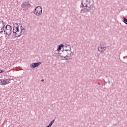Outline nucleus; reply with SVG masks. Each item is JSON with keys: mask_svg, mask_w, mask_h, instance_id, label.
I'll return each mask as SVG.
<instances>
[{"mask_svg": "<svg viewBox=\"0 0 127 127\" xmlns=\"http://www.w3.org/2000/svg\"><path fill=\"white\" fill-rule=\"evenodd\" d=\"M90 2H91V0H86L85 2H84V1L81 2L82 7V9H81V13H87L91 10V6H88V4H90Z\"/></svg>", "mask_w": 127, "mask_h": 127, "instance_id": "1", "label": "nucleus"}, {"mask_svg": "<svg viewBox=\"0 0 127 127\" xmlns=\"http://www.w3.org/2000/svg\"><path fill=\"white\" fill-rule=\"evenodd\" d=\"M4 34L9 36L11 34V26L10 25H6L4 30Z\"/></svg>", "mask_w": 127, "mask_h": 127, "instance_id": "2", "label": "nucleus"}, {"mask_svg": "<svg viewBox=\"0 0 127 127\" xmlns=\"http://www.w3.org/2000/svg\"><path fill=\"white\" fill-rule=\"evenodd\" d=\"M42 13V7L41 6H38L36 7L34 11V14L37 15L38 16L41 15Z\"/></svg>", "mask_w": 127, "mask_h": 127, "instance_id": "3", "label": "nucleus"}, {"mask_svg": "<svg viewBox=\"0 0 127 127\" xmlns=\"http://www.w3.org/2000/svg\"><path fill=\"white\" fill-rule=\"evenodd\" d=\"M31 5L28 2H24L21 4V7L24 8L25 10H27L29 7H30Z\"/></svg>", "mask_w": 127, "mask_h": 127, "instance_id": "4", "label": "nucleus"}, {"mask_svg": "<svg viewBox=\"0 0 127 127\" xmlns=\"http://www.w3.org/2000/svg\"><path fill=\"white\" fill-rule=\"evenodd\" d=\"M18 24L17 23H15L13 25V33L14 34H16V33H17V32H19V29L18 27Z\"/></svg>", "mask_w": 127, "mask_h": 127, "instance_id": "5", "label": "nucleus"}, {"mask_svg": "<svg viewBox=\"0 0 127 127\" xmlns=\"http://www.w3.org/2000/svg\"><path fill=\"white\" fill-rule=\"evenodd\" d=\"M5 26L4 25V23H3V21H2L1 26L0 27V34H2V33H3V31H4Z\"/></svg>", "mask_w": 127, "mask_h": 127, "instance_id": "6", "label": "nucleus"}, {"mask_svg": "<svg viewBox=\"0 0 127 127\" xmlns=\"http://www.w3.org/2000/svg\"><path fill=\"white\" fill-rule=\"evenodd\" d=\"M41 63V62L34 63L30 65V66L31 68H36V67H38V66H39V65H40Z\"/></svg>", "mask_w": 127, "mask_h": 127, "instance_id": "7", "label": "nucleus"}, {"mask_svg": "<svg viewBox=\"0 0 127 127\" xmlns=\"http://www.w3.org/2000/svg\"><path fill=\"white\" fill-rule=\"evenodd\" d=\"M65 47L66 48H69V49L65 50V53H66V52H67V51H68L69 53H70V55H71V54H72V52H71V47L70 46V45H65Z\"/></svg>", "mask_w": 127, "mask_h": 127, "instance_id": "8", "label": "nucleus"}, {"mask_svg": "<svg viewBox=\"0 0 127 127\" xmlns=\"http://www.w3.org/2000/svg\"><path fill=\"white\" fill-rule=\"evenodd\" d=\"M6 81H7L6 78L0 79V85H6V84H7V82H6Z\"/></svg>", "mask_w": 127, "mask_h": 127, "instance_id": "9", "label": "nucleus"}, {"mask_svg": "<svg viewBox=\"0 0 127 127\" xmlns=\"http://www.w3.org/2000/svg\"><path fill=\"white\" fill-rule=\"evenodd\" d=\"M63 52H64V54H66V55L65 56H61V57H63L64 58H65L66 59V60H68V59H67L66 58L68 57V55L70 54V53H69V52H67V51H66V52H65L64 50L63 51Z\"/></svg>", "mask_w": 127, "mask_h": 127, "instance_id": "10", "label": "nucleus"}, {"mask_svg": "<svg viewBox=\"0 0 127 127\" xmlns=\"http://www.w3.org/2000/svg\"><path fill=\"white\" fill-rule=\"evenodd\" d=\"M22 34H23V33L22 32V31H21L19 34H17V33L14 34V36H15V37H19V36H21Z\"/></svg>", "mask_w": 127, "mask_h": 127, "instance_id": "11", "label": "nucleus"}, {"mask_svg": "<svg viewBox=\"0 0 127 127\" xmlns=\"http://www.w3.org/2000/svg\"><path fill=\"white\" fill-rule=\"evenodd\" d=\"M64 47V46L63 44H61L60 45L58 46V48H57L58 51H60V50H61V49L63 48Z\"/></svg>", "mask_w": 127, "mask_h": 127, "instance_id": "12", "label": "nucleus"}, {"mask_svg": "<svg viewBox=\"0 0 127 127\" xmlns=\"http://www.w3.org/2000/svg\"><path fill=\"white\" fill-rule=\"evenodd\" d=\"M54 123H55V120H53L52 121H51L50 122V123L49 124V125L48 126H47L46 127H52V125H53L54 124Z\"/></svg>", "mask_w": 127, "mask_h": 127, "instance_id": "13", "label": "nucleus"}, {"mask_svg": "<svg viewBox=\"0 0 127 127\" xmlns=\"http://www.w3.org/2000/svg\"><path fill=\"white\" fill-rule=\"evenodd\" d=\"M123 22H124V23H125V24L127 25V18H126V17H123Z\"/></svg>", "mask_w": 127, "mask_h": 127, "instance_id": "14", "label": "nucleus"}, {"mask_svg": "<svg viewBox=\"0 0 127 127\" xmlns=\"http://www.w3.org/2000/svg\"><path fill=\"white\" fill-rule=\"evenodd\" d=\"M98 51H100V52H101V53L104 52V51H103V47H100V48H98Z\"/></svg>", "mask_w": 127, "mask_h": 127, "instance_id": "15", "label": "nucleus"}, {"mask_svg": "<svg viewBox=\"0 0 127 127\" xmlns=\"http://www.w3.org/2000/svg\"><path fill=\"white\" fill-rule=\"evenodd\" d=\"M6 83H7L6 84L8 85L10 83V79H7Z\"/></svg>", "mask_w": 127, "mask_h": 127, "instance_id": "16", "label": "nucleus"}, {"mask_svg": "<svg viewBox=\"0 0 127 127\" xmlns=\"http://www.w3.org/2000/svg\"><path fill=\"white\" fill-rule=\"evenodd\" d=\"M102 50H103V52H104V51H106V50H107V47H103Z\"/></svg>", "mask_w": 127, "mask_h": 127, "instance_id": "17", "label": "nucleus"}, {"mask_svg": "<svg viewBox=\"0 0 127 127\" xmlns=\"http://www.w3.org/2000/svg\"><path fill=\"white\" fill-rule=\"evenodd\" d=\"M20 28H21V31L24 30V28L22 27V26H20Z\"/></svg>", "mask_w": 127, "mask_h": 127, "instance_id": "18", "label": "nucleus"}, {"mask_svg": "<svg viewBox=\"0 0 127 127\" xmlns=\"http://www.w3.org/2000/svg\"><path fill=\"white\" fill-rule=\"evenodd\" d=\"M0 74H1V73H3V70H1V69H0Z\"/></svg>", "mask_w": 127, "mask_h": 127, "instance_id": "19", "label": "nucleus"}, {"mask_svg": "<svg viewBox=\"0 0 127 127\" xmlns=\"http://www.w3.org/2000/svg\"><path fill=\"white\" fill-rule=\"evenodd\" d=\"M1 24H2V22H0V27H1Z\"/></svg>", "mask_w": 127, "mask_h": 127, "instance_id": "20", "label": "nucleus"}, {"mask_svg": "<svg viewBox=\"0 0 127 127\" xmlns=\"http://www.w3.org/2000/svg\"><path fill=\"white\" fill-rule=\"evenodd\" d=\"M107 83L108 84H111V81H110V80H108Z\"/></svg>", "mask_w": 127, "mask_h": 127, "instance_id": "21", "label": "nucleus"}, {"mask_svg": "<svg viewBox=\"0 0 127 127\" xmlns=\"http://www.w3.org/2000/svg\"><path fill=\"white\" fill-rule=\"evenodd\" d=\"M41 82H44V79H42Z\"/></svg>", "mask_w": 127, "mask_h": 127, "instance_id": "22", "label": "nucleus"}, {"mask_svg": "<svg viewBox=\"0 0 127 127\" xmlns=\"http://www.w3.org/2000/svg\"><path fill=\"white\" fill-rule=\"evenodd\" d=\"M98 85H101V84L100 83V82L98 83Z\"/></svg>", "mask_w": 127, "mask_h": 127, "instance_id": "23", "label": "nucleus"}, {"mask_svg": "<svg viewBox=\"0 0 127 127\" xmlns=\"http://www.w3.org/2000/svg\"><path fill=\"white\" fill-rule=\"evenodd\" d=\"M18 68H20V66H18Z\"/></svg>", "mask_w": 127, "mask_h": 127, "instance_id": "24", "label": "nucleus"}, {"mask_svg": "<svg viewBox=\"0 0 127 127\" xmlns=\"http://www.w3.org/2000/svg\"><path fill=\"white\" fill-rule=\"evenodd\" d=\"M17 34H19V33H18V32H17Z\"/></svg>", "mask_w": 127, "mask_h": 127, "instance_id": "25", "label": "nucleus"}, {"mask_svg": "<svg viewBox=\"0 0 127 127\" xmlns=\"http://www.w3.org/2000/svg\"><path fill=\"white\" fill-rule=\"evenodd\" d=\"M69 59H71V58H69Z\"/></svg>", "mask_w": 127, "mask_h": 127, "instance_id": "26", "label": "nucleus"}, {"mask_svg": "<svg viewBox=\"0 0 127 127\" xmlns=\"http://www.w3.org/2000/svg\"><path fill=\"white\" fill-rule=\"evenodd\" d=\"M98 58H99V56H98Z\"/></svg>", "mask_w": 127, "mask_h": 127, "instance_id": "27", "label": "nucleus"}]
</instances>
